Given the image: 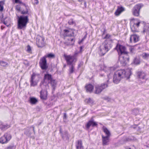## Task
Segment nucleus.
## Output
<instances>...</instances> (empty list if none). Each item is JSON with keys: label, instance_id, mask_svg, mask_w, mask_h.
Here are the masks:
<instances>
[{"label": "nucleus", "instance_id": "obj_24", "mask_svg": "<svg viewBox=\"0 0 149 149\" xmlns=\"http://www.w3.org/2000/svg\"><path fill=\"white\" fill-rule=\"evenodd\" d=\"M77 149H84V147L82 146V141L81 140L78 141L77 144L76 145Z\"/></svg>", "mask_w": 149, "mask_h": 149}, {"label": "nucleus", "instance_id": "obj_46", "mask_svg": "<svg viewBox=\"0 0 149 149\" xmlns=\"http://www.w3.org/2000/svg\"><path fill=\"white\" fill-rule=\"evenodd\" d=\"M111 37V36L109 34H107L104 37V39H109Z\"/></svg>", "mask_w": 149, "mask_h": 149}, {"label": "nucleus", "instance_id": "obj_34", "mask_svg": "<svg viewBox=\"0 0 149 149\" xmlns=\"http://www.w3.org/2000/svg\"><path fill=\"white\" fill-rule=\"evenodd\" d=\"M45 57H46V58L47 57H48L49 58H53L54 57L55 55L54 54L50 53L48 54L47 55H45L44 56Z\"/></svg>", "mask_w": 149, "mask_h": 149}, {"label": "nucleus", "instance_id": "obj_59", "mask_svg": "<svg viewBox=\"0 0 149 149\" xmlns=\"http://www.w3.org/2000/svg\"><path fill=\"white\" fill-rule=\"evenodd\" d=\"M4 24H6L5 23V22H4Z\"/></svg>", "mask_w": 149, "mask_h": 149}, {"label": "nucleus", "instance_id": "obj_6", "mask_svg": "<svg viewBox=\"0 0 149 149\" xmlns=\"http://www.w3.org/2000/svg\"><path fill=\"white\" fill-rule=\"evenodd\" d=\"M11 135L10 132L5 133L3 136L0 138V143L5 144L7 143L11 139Z\"/></svg>", "mask_w": 149, "mask_h": 149}, {"label": "nucleus", "instance_id": "obj_17", "mask_svg": "<svg viewBox=\"0 0 149 149\" xmlns=\"http://www.w3.org/2000/svg\"><path fill=\"white\" fill-rule=\"evenodd\" d=\"M10 125L7 124H5L1 122L0 124V129L2 130L5 131L10 127Z\"/></svg>", "mask_w": 149, "mask_h": 149}, {"label": "nucleus", "instance_id": "obj_58", "mask_svg": "<svg viewBox=\"0 0 149 149\" xmlns=\"http://www.w3.org/2000/svg\"><path fill=\"white\" fill-rule=\"evenodd\" d=\"M128 139H128H128H127V141H129V140H128Z\"/></svg>", "mask_w": 149, "mask_h": 149}, {"label": "nucleus", "instance_id": "obj_14", "mask_svg": "<svg viewBox=\"0 0 149 149\" xmlns=\"http://www.w3.org/2000/svg\"><path fill=\"white\" fill-rule=\"evenodd\" d=\"M137 77L139 79H144L146 76V74L142 71H137L136 72Z\"/></svg>", "mask_w": 149, "mask_h": 149}, {"label": "nucleus", "instance_id": "obj_4", "mask_svg": "<svg viewBox=\"0 0 149 149\" xmlns=\"http://www.w3.org/2000/svg\"><path fill=\"white\" fill-rule=\"evenodd\" d=\"M112 74L111 73L107 74V77L108 79L107 82L101 84L100 85H97L95 86V90L94 93L95 94H98L100 93L104 89L108 87V84L109 83V80L111 79Z\"/></svg>", "mask_w": 149, "mask_h": 149}, {"label": "nucleus", "instance_id": "obj_48", "mask_svg": "<svg viewBox=\"0 0 149 149\" xmlns=\"http://www.w3.org/2000/svg\"><path fill=\"white\" fill-rule=\"evenodd\" d=\"M83 65L82 63H80L78 65V68H79L80 67H81L82 65Z\"/></svg>", "mask_w": 149, "mask_h": 149}, {"label": "nucleus", "instance_id": "obj_49", "mask_svg": "<svg viewBox=\"0 0 149 149\" xmlns=\"http://www.w3.org/2000/svg\"><path fill=\"white\" fill-rule=\"evenodd\" d=\"M84 8H86V1H85L84 2Z\"/></svg>", "mask_w": 149, "mask_h": 149}, {"label": "nucleus", "instance_id": "obj_8", "mask_svg": "<svg viewBox=\"0 0 149 149\" xmlns=\"http://www.w3.org/2000/svg\"><path fill=\"white\" fill-rule=\"evenodd\" d=\"M143 6V4L142 3L138 4L135 5L132 10L133 15L136 17L139 16V15L140 10Z\"/></svg>", "mask_w": 149, "mask_h": 149}, {"label": "nucleus", "instance_id": "obj_37", "mask_svg": "<svg viewBox=\"0 0 149 149\" xmlns=\"http://www.w3.org/2000/svg\"><path fill=\"white\" fill-rule=\"evenodd\" d=\"M68 23L70 25H75V23L73 21V19H70L68 22Z\"/></svg>", "mask_w": 149, "mask_h": 149}, {"label": "nucleus", "instance_id": "obj_53", "mask_svg": "<svg viewBox=\"0 0 149 149\" xmlns=\"http://www.w3.org/2000/svg\"><path fill=\"white\" fill-rule=\"evenodd\" d=\"M84 40V39L83 38L82 39V40H81V41H80V42L81 43V42H82Z\"/></svg>", "mask_w": 149, "mask_h": 149}, {"label": "nucleus", "instance_id": "obj_23", "mask_svg": "<svg viewBox=\"0 0 149 149\" xmlns=\"http://www.w3.org/2000/svg\"><path fill=\"white\" fill-rule=\"evenodd\" d=\"M85 88L87 92L90 93L92 92L93 89V86L91 84H89L85 86Z\"/></svg>", "mask_w": 149, "mask_h": 149}, {"label": "nucleus", "instance_id": "obj_54", "mask_svg": "<svg viewBox=\"0 0 149 149\" xmlns=\"http://www.w3.org/2000/svg\"><path fill=\"white\" fill-rule=\"evenodd\" d=\"M84 0H78V1L79 2H81L82 1H84Z\"/></svg>", "mask_w": 149, "mask_h": 149}, {"label": "nucleus", "instance_id": "obj_9", "mask_svg": "<svg viewBox=\"0 0 149 149\" xmlns=\"http://www.w3.org/2000/svg\"><path fill=\"white\" fill-rule=\"evenodd\" d=\"M142 22V21L139 20L135 21L134 22H131L130 24L131 31L133 32L137 31L138 28L140 24Z\"/></svg>", "mask_w": 149, "mask_h": 149}, {"label": "nucleus", "instance_id": "obj_25", "mask_svg": "<svg viewBox=\"0 0 149 149\" xmlns=\"http://www.w3.org/2000/svg\"><path fill=\"white\" fill-rule=\"evenodd\" d=\"M139 36L136 35H131L130 38V40L132 39H133V42H136L139 40Z\"/></svg>", "mask_w": 149, "mask_h": 149}, {"label": "nucleus", "instance_id": "obj_36", "mask_svg": "<svg viewBox=\"0 0 149 149\" xmlns=\"http://www.w3.org/2000/svg\"><path fill=\"white\" fill-rule=\"evenodd\" d=\"M60 133H61V136L62 138L63 139H64V137L65 136H67V132H64V134H63L62 133V132L61 130V129H60Z\"/></svg>", "mask_w": 149, "mask_h": 149}, {"label": "nucleus", "instance_id": "obj_39", "mask_svg": "<svg viewBox=\"0 0 149 149\" xmlns=\"http://www.w3.org/2000/svg\"><path fill=\"white\" fill-rule=\"evenodd\" d=\"M15 3H16L22 4L23 5L25 6V3H23L22 1H19V0H15Z\"/></svg>", "mask_w": 149, "mask_h": 149}, {"label": "nucleus", "instance_id": "obj_10", "mask_svg": "<svg viewBox=\"0 0 149 149\" xmlns=\"http://www.w3.org/2000/svg\"><path fill=\"white\" fill-rule=\"evenodd\" d=\"M123 56H120L119 57V61L122 66H125L129 60V57L127 54L124 55Z\"/></svg>", "mask_w": 149, "mask_h": 149}, {"label": "nucleus", "instance_id": "obj_20", "mask_svg": "<svg viewBox=\"0 0 149 149\" xmlns=\"http://www.w3.org/2000/svg\"><path fill=\"white\" fill-rule=\"evenodd\" d=\"M109 136H104L102 135V144L103 145H106L108 144L107 143L109 142Z\"/></svg>", "mask_w": 149, "mask_h": 149}, {"label": "nucleus", "instance_id": "obj_43", "mask_svg": "<svg viewBox=\"0 0 149 149\" xmlns=\"http://www.w3.org/2000/svg\"><path fill=\"white\" fill-rule=\"evenodd\" d=\"M149 54L146 53H143V57L145 58L148 57Z\"/></svg>", "mask_w": 149, "mask_h": 149}, {"label": "nucleus", "instance_id": "obj_51", "mask_svg": "<svg viewBox=\"0 0 149 149\" xmlns=\"http://www.w3.org/2000/svg\"><path fill=\"white\" fill-rule=\"evenodd\" d=\"M130 42H133V39H132L131 40H130Z\"/></svg>", "mask_w": 149, "mask_h": 149}, {"label": "nucleus", "instance_id": "obj_31", "mask_svg": "<svg viewBox=\"0 0 149 149\" xmlns=\"http://www.w3.org/2000/svg\"><path fill=\"white\" fill-rule=\"evenodd\" d=\"M133 63L135 65H138L140 63V61L139 59L137 58H135L134 60Z\"/></svg>", "mask_w": 149, "mask_h": 149}, {"label": "nucleus", "instance_id": "obj_26", "mask_svg": "<svg viewBox=\"0 0 149 149\" xmlns=\"http://www.w3.org/2000/svg\"><path fill=\"white\" fill-rule=\"evenodd\" d=\"M29 102L31 104H35L38 102V100L35 98L32 97L29 98Z\"/></svg>", "mask_w": 149, "mask_h": 149}, {"label": "nucleus", "instance_id": "obj_15", "mask_svg": "<svg viewBox=\"0 0 149 149\" xmlns=\"http://www.w3.org/2000/svg\"><path fill=\"white\" fill-rule=\"evenodd\" d=\"M36 76V75L34 73L31 76L30 81L31 86H34L37 85V83L36 81L35 80Z\"/></svg>", "mask_w": 149, "mask_h": 149}, {"label": "nucleus", "instance_id": "obj_50", "mask_svg": "<svg viewBox=\"0 0 149 149\" xmlns=\"http://www.w3.org/2000/svg\"><path fill=\"white\" fill-rule=\"evenodd\" d=\"M80 52H81L82 49H83V47L82 46H81L80 47Z\"/></svg>", "mask_w": 149, "mask_h": 149}, {"label": "nucleus", "instance_id": "obj_18", "mask_svg": "<svg viewBox=\"0 0 149 149\" xmlns=\"http://www.w3.org/2000/svg\"><path fill=\"white\" fill-rule=\"evenodd\" d=\"M97 125V124L93 120H90L87 123L86 127L87 130L89 129L90 127L92 125L93 127Z\"/></svg>", "mask_w": 149, "mask_h": 149}, {"label": "nucleus", "instance_id": "obj_52", "mask_svg": "<svg viewBox=\"0 0 149 149\" xmlns=\"http://www.w3.org/2000/svg\"><path fill=\"white\" fill-rule=\"evenodd\" d=\"M115 70V69L114 67H113L111 68V70Z\"/></svg>", "mask_w": 149, "mask_h": 149}, {"label": "nucleus", "instance_id": "obj_56", "mask_svg": "<svg viewBox=\"0 0 149 149\" xmlns=\"http://www.w3.org/2000/svg\"><path fill=\"white\" fill-rule=\"evenodd\" d=\"M36 0L37 1V2H36V4H37V3H38V1L37 0Z\"/></svg>", "mask_w": 149, "mask_h": 149}, {"label": "nucleus", "instance_id": "obj_19", "mask_svg": "<svg viewBox=\"0 0 149 149\" xmlns=\"http://www.w3.org/2000/svg\"><path fill=\"white\" fill-rule=\"evenodd\" d=\"M33 130L34 134L35 133V131L34 130V127L31 126L30 128L26 129L24 132V134L27 135L28 136H30L32 134L31 131Z\"/></svg>", "mask_w": 149, "mask_h": 149}, {"label": "nucleus", "instance_id": "obj_33", "mask_svg": "<svg viewBox=\"0 0 149 149\" xmlns=\"http://www.w3.org/2000/svg\"><path fill=\"white\" fill-rule=\"evenodd\" d=\"M69 41H70L71 42V43H70V42H69V43H68L67 44H66L68 45H73L74 42V40L73 38H70L69 39H68Z\"/></svg>", "mask_w": 149, "mask_h": 149}, {"label": "nucleus", "instance_id": "obj_41", "mask_svg": "<svg viewBox=\"0 0 149 149\" xmlns=\"http://www.w3.org/2000/svg\"><path fill=\"white\" fill-rule=\"evenodd\" d=\"M14 147V146L13 144H12L10 145L9 146L7 147V149H13Z\"/></svg>", "mask_w": 149, "mask_h": 149}, {"label": "nucleus", "instance_id": "obj_12", "mask_svg": "<svg viewBox=\"0 0 149 149\" xmlns=\"http://www.w3.org/2000/svg\"><path fill=\"white\" fill-rule=\"evenodd\" d=\"M39 64L41 68L43 70H46L48 68L47 60L44 56L41 58L39 62Z\"/></svg>", "mask_w": 149, "mask_h": 149}, {"label": "nucleus", "instance_id": "obj_16", "mask_svg": "<svg viewBox=\"0 0 149 149\" xmlns=\"http://www.w3.org/2000/svg\"><path fill=\"white\" fill-rule=\"evenodd\" d=\"M125 10V8L121 6H118L117 10L115 13V14L116 16H118L123 12Z\"/></svg>", "mask_w": 149, "mask_h": 149}, {"label": "nucleus", "instance_id": "obj_57", "mask_svg": "<svg viewBox=\"0 0 149 149\" xmlns=\"http://www.w3.org/2000/svg\"><path fill=\"white\" fill-rule=\"evenodd\" d=\"M45 82L43 81V82H42L41 83H40V84H41V83H42V84H44Z\"/></svg>", "mask_w": 149, "mask_h": 149}, {"label": "nucleus", "instance_id": "obj_32", "mask_svg": "<svg viewBox=\"0 0 149 149\" xmlns=\"http://www.w3.org/2000/svg\"><path fill=\"white\" fill-rule=\"evenodd\" d=\"M0 65L3 67H6L8 66V63L5 61H0Z\"/></svg>", "mask_w": 149, "mask_h": 149}, {"label": "nucleus", "instance_id": "obj_28", "mask_svg": "<svg viewBox=\"0 0 149 149\" xmlns=\"http://www.w3.org/2000/svg\"><path fill=\"white\" fill-rule=\"evenodd\" d=\"M85 102L87 104L90 105L93 104L94 102L93 100L90 98L86 99L85 100Z\"/></svg>", "mask_w": 149, "mask_h": 149}, {"label": "nucleus", "instance_id": "obj_40", "mask_svg": "<svg viewBox=\"0 0 149 149\" xmlns=\"http://www.w3.org/2000/svg\"><path fill=\"white\" fill-rule=\"evenodd\" d=\"M3 3V1H0V11H2L3 10V6L2 4Z\"/></svg>", "mask_w": 149, "mask_h": 149}, {"label": "nucleus", "instance_id": "obj_13", "mask_svg": "<svg viewBox=\"0 0 149 149\" xmlns=\"http://www.w3.org/2000/svg\"><path fill=\"white\" fill-rule=\"evenodd\" d=\"M52 79V75L51 74L48 73L45 74L43 79L44 82L48 86V84L50 83Z\"/></svg>", "mask_w": 149, "mask_h": 149}, {"label": "nucleus", "instance_id": "obj_47", "mask_svg": "<svg viewBox=\"0 0 149 149\" xmlns=\"http://www.w3.org/2000/svg\"><path fill=\"white\" fill-rule=\"evenodd\" d=\"M16 9L19 11H21V10H20V7L18 6H17L16 7Z\"/></svg>", "mask_w": 149, "mask_h": 149}, {"label": "nucleus", "instance_id": "obj_21", "mask_svg": "<svg viewBox=\"0 0 149 149\" xmlns=\"http://www.w3.org/2000/svg\"><path fill=\"white\" fill-rule=\"evenodd\" d=\"M40 98L43 100H45L47 98V91H41L40 92Z\"/></svg>", "mask_w": 149, "mask_h": 149}, {"label": "nucleus", "instance_id": "obj_38", "mask_svg": "<svg viewBox=\"0 0 149 149\" xmlns=\"http://www.w3.org/2000/svg\"><path fill=\"white\" fill-rule=\"evenodd\" d=\"M27 51L28 52L31 53V49L30 46L28 45L27 46Z\"/></svg>", "mask_w": 149, "mask_h": 149}, {"label": "nucleus", "instance_id": "obj_45", "mask_svg": "<svg viewBox=\"0 0 149 149\" xmlns=\"http://www.w3.org/2000/svg\"><path fill=\"white\" fill-rule=\"evenodd\" d=\"M67 118V114L66 113H63V119L65 121V120H66Z\"/></svg>", "mask_w": 149, "mask_h": 149}, {"label": "nucleus", "instance_id": "obj_7", "mask_svg": "<svg viewBox=\"0 0 149 149\" xmlns=\"http://www.w3.org/2000/svg\"><path fill=\"white\" fill-rule=\"evenodd\" d=\"M115 49L117 50L120 56L122 55L127 54V52L126 51L125 47L119 43L117 44Z\"/></svg>", "mask_w": 149, "mask_h": 149}, {"label": "nucleus", "instance_id": "obj_11", "mask_svg": "<svg viewBox=\"0 0 149 149\" xmlns=\"http://www.w3.org/2000/svg\"><path fill=\"white\" fill-rule=\"evenodd\" d=\"M45 38L40 36H37L36 39V44L38 46L40 47H42L45 45V42L44 41Z\"/></svg>", "mask_w": 149, "mask_h": 149}, {"label": "nucleus", "instance_id": "obj_1", "mask_svg": "<svg viewBox=\"0 0 149 149\" xmlns=\"http://www.w3.org/2000/svg\"><path fill=\"white\" fill-rule=\"evenodd\" d=\"M132 74L130 69L126 70L121 69L116 72L114 74L113 79V82L117 84L118 83L122 78H126L127 79L130 78Z\"/></svg>", "mask_w": 149, "mask_h": 149}, {"label": "nucleus", "instance_id": "obj_42", "mask_svg": "<svg viewBox=\"0 0 149 149\" xmlns=\"http://www.w3.org/2000/svg\"><path fill=\"white\" fill-rule=\"evenodd\" d=\"M21 13L23 14H28V10L24 11V10L21 11Z\"/></svg>", "mask_w": 149, "mask_h": 149}, {"label": "nucleus", "instance_id": "obj_29", "mask_svg": "<svg viewBox=\"0 0 149 149\" xmlns=\"http://www.w3.org/2000/svg\"><path fill=\"white\" fill-rule=\"evenodd\" d=\"M69 72L70 74H71L74 71V65L75 64L69 65Z\"/></svg>", "mask_w": 149, "mask_h": 149}, {"label": "nucleus", "instance_id": "obj_2", "mask_svg": "<svg viewBox=\"0 0 149 149\" xmlns=\"http://www.w3.org/2000/svg\"><path fill=\"white\" fill-rule=\"evenodd\" d=\"M112 40H105L99 47L100 54L102 56L104 55L112 48Z\"/></svg>", "mask_w": 149, "mask_h": 149}, {"label": "nucleus", "instance_id": "obj_55", "mask_svg": "<svg viewBox=\"0 0 149 149\" xmlns=\"http://www.w3.org/2000/svg\"><path fill=\"white\" fill-rule=\"evenodd\" d=\"M86 36H84V37L83 38L84 39H85L86 38Z\"/></svg>", "mask_w": 149, "mask_h": 149}, {"label": "nucleus", "instance_id": "obj_5", "mask_svg": "<svg viewBox=\"0 0 149 149\" xmlns=\"http://www.w3.org/2000/svg\"><path fill=\"white\" fill-rule=\"evenodd\" d=\"M77 54L76 53L72 56L64 54L63 56L68 65L75 64V63L77 61V59L75 57V55Z\"/></svg>", "mask_w": 149, "mask_h": 149}, {"label": "nucleus", "instance_id": "obj_30", "mask_svg": "<svg viewBox=\"0 0 149 149\" xmlns=\"http://www.w3.org/2000/svg\"><path fill=\"white\" fill-rule=\"evenodd\" d=\"M143 33H146L148 36H149V26H146L144 28Z\"/></svg>", "mask_w": 149, "mask_h": 149}, {"label": "nucleus", "instance_id": "obj_27", "mask_svg": "<svg viewBox=\"0 0 149 149\" xmlns=\"http://www.w3.org/2000/svg\"><path fill=\"white\" fill-rule=\"evenodd\" d=\"M103 132L105 133L106 135V136L110 137L111 135V133L110 131L106 127H103Z\"/></svg>", "mask_w": 149, "mask_h": 149}, {"label": "nucleus", "instance_id": "obj_44", "mask_svg": "<svg viewBox=\"0 0 149 149\" xmlns=\"http://www.w3.org/2000/svg\"><path fill=\"white\" fill-rule=\"evenodd\" d=\"M133 112L134 113H135V114H136L139 112V111L138 109H134L133 110Z\"/></svg>", "mask_w": 149, "mask_h": 149}, {"label": "nucleus", "instance_id": "obj_35", "mask_svg": "<svg viewBox=\"0 0 149 149\" xmlns=\"http://www.w3.org/2000/svg\"><path fill=\"white\" fill-rule=\"evenodd\" d=\"M49 83H50L51 84L53 87L55 86L56 84V83L55 80L53 79H52L51 81H50Z\"/></svg>", "mask_w": 149, "mask_h": 149}, {"label": "nucleus", "instance_id": "obj_22", "mask_svg": "<svg viewBox=\"0 0 149 149\" xmlns=\"http://www.w3.org/2000/svg\"><path fill=\"white\" fill-rule=\"evenodd\" d=\"M63 32H64V35L65 37H70L73 35L74 34V33L73 32L71 33L70 31L67 29L64 30L63 31Z\"/></svg>", "mask_w": 149, "mask_h": 149}, {"label": "nucleus", "instance_id": "obj_3", "mask_svg": "<svg viewBox=\"0 0 149 149\" xmlns=\"http://www.w3.org/2000/svg\"><path fill=\"white\" fill-rule=\"evenodd\" d=\"M17 19L18 29H21L25 28L29 22L28 16L24 15L17 16Z\"/></svg>", "mask_w": 149, "mask_h": 149}]
</instances>
